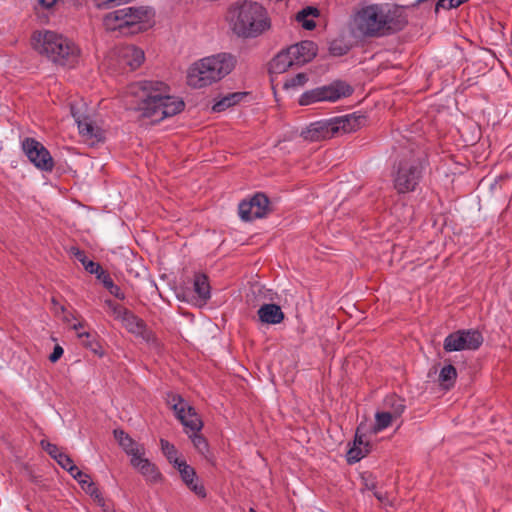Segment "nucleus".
I'll list each match as a JSON object with an SVG mask.
<instances>
[{
	"instance_id": "34",
	"label": "nucleus",
	"mask_w": 512,
	"mask_h": 512,
	"mask_svg": "<svg viewBox=\"0 0 512 512\" xmlns=\"http://www.w3.org/2000/svg\"><path fill=\"white\" fill-rule=\"evenodd\" d=\"M308 75L306 73H298L295 76L287 78L283 84L285 89H298L303 87L308 82Z\"/></svg>"
},
{
	"instance_id": "10",
	"label": "nucleus",
	"mask_w": 512,
	"mask_h": 512,
	"mask_svg": "<svg viewBox=\"0 0 512 512\" xmlns=\"http://www.w3.org/2000/svg\"><path fill=\"white\" fill-rule=\"evenodd\" d=\"M122 10L127 33L143 32L154 25L155 11L150 6H129Z\"/></svg>"
},
{
	"instance_id": "46",
	"label": "nucleus",
	"mask_w": 512,
	"mask_h": 512,
	"mask_svg": "<svg viewBox=\"0 0 512 512\" xmlns=\"http://www.w3.org/2000/svg\"><path fill=\"white\" fill-rule=\"evenodd\" d=\"M39 4L45 9H50L56 4V0H39Z\"/></svg>"
},
{
	"instance_id": "21",
	"label": "nucleus",
	"mask_w": 512,
	"mask_h": 512,
	"mask_svg": "<svg viewBox=\"0 0 512 512\" xmlns=\"http://www.w3.org/2000/svg\"><path fill=\"white\" fill-rule=\"evenodd\" d=\"M364 121V117L356 114H348L340 117L332 118L335 133L342 131L343 133H351L360 128Z\"/></svg>"
},
{
	"instance_id": "31",
	"label": "nucleus",
	"mask_w": 512,
	"mask_h": 512,
	"mask_svg": "<svg viewBox=\"0 0 512 512\" xmlns=\"http://www.w3.org/2000/svg\"><path fill=\"white\" fill-rule=\"evenodd\" d=\"M96 277H97L98 280H100L102 282L103 286L113 296H115L117 299H120V300H124L125 299L124 292H122L120 287L113 282V280L110 277V275L106 271H104L103 268L101 269V272H98Z\"/></svg>"
},
{
	"instance_id": "14",
	"label": "nucleus",
	"mask_w": 512,
	"mask_h": 512,
	"mask_svg": "<svg viewBox=\"0 0 512 512\" xmlns=\"http://www.w3.org/2000/svg\"><path fill=\"white\" fill-rule=\"evenodd\" d=\"M121 323L128 330V332L142 338L146 343L153 346L158 345L157 337L153 331L146 326L142 319L137 317L131 311L126 315Z\"/></svg>"
},
{
	"instance_id": "33",
	"label": "nucleus",
	"mask_w": 512,
	"mask_h": 512,
	"mask_svg": "<svg viewBox=\"0 0 512 512\" xmlns=\"http://www.w3.org/2000/svg\"><path fill=\"white\" fill-rule=\"evenodd\" d=\"M457 377V371L456 368L449 364L444 366L439 374V381L443 386L446 388H449L453 385L455 379Z\"/></svg>"
},
{
	"instance_id": "43",
	"label": "nucleus",
	"mask_w": 512,
	"mask_h": 512,
	"mask_svg": "<svg viewBox=\"0 0 512 512\" xmlns=\"http://www.w3.org/2000/svg\"><path fill=\"white\" fill-rule=\"evenodd\" d=\"M67 471L75 480L81 477H86V473L82 472L74 463L68 467Z\"/></svg>"
},
{
	"instance_id": "5",
	"label": "nucleus",
	"mask_w": 512,
	"mask_h": 512,
	"mask_svg": "<svg viewBox=\"0 0 512 512\" xmlns=\"http://www.w3.org/2000/svg\"><path fill=\"white\" fill-rule=\"evenodd\" d=\"M236 64V57L226 52L203 57L190 65L187 82L198 89L211 86L229 75Z\"/></svg>"
},
{
	"instance_id": "41",
	"label": "nucleus",
	"mask_w": 512,
	"mask_h": 512,
	"mask_svg": "<svg viewBox=\"0 0 512 512\" xmlns=\"http://www.w3.org/2000/svg\"><path fill=\"white\" fill-rule=\"evenodd\" d=\"M55 460L65 470H68V467L74 463L73 460L63 452L61 454H58V458H56Z\"/></svg>"
},
{
	"instance_id": "36",
	"label": "nucleus",
	"mask_w": 512,
	"mask_h": 512,
	"mask_svg": "<svg viewBox=\"0 0 512 512\" xmlns=\"http://www.w3.org/2000/svg\"><path fill=\"white\" fill-rule=\"evenodd\" d=\"M175 468L178 470L181 479L184 483L191 480H196L197 474L193 467L188 465L185 460L180 462Z\"/></svg>"
},
{
	"instance_id": "25",
	"label": "nucleus",
	"mask_w": 512,
	"mask_h": 512,
	"mask_svg": "<svg viewBox=\"0 0 512 512\" xmlns=\"http://www.w3.org/2000/svg\"><path fill=\"white\" fill-rule=\"evenodd\" d=\"M103 26L108 31L127 33L122 8L106 14L103 18Z\"/></svg>"
},
{
	"instance_id": "44",
	"label": "nucleus",
	"mask_w": 512,
	"mask_h": 512,
	"mask_svg": "<svg viewBox=\"0 0 512 512\" xmlns=\"http://www.w3.org/2000/svg\"><path fill=\"white\" fill-rule=\"evenodd\" d=\"M63 353V348L60 345H56L53 349V352L49 356V360L54 363L62 357Z\"/></svg>"
},
{
	"instance_id": "40",
	"label": "nucleus",
	"mask_w": 512,
	"mask_h": 512,
	"mask_svg": "<svg viewBox=\"0 0 512 512\" xmlns=\"http://www.w3.org/2000/svg\"><path fill=\"white\" fill-rule=\"evenodd\" d=\"M42 446L44 448V450L53 458V459H56L58 458V454H61L62 451H60V449L55 445V444H51V443H45L44 441H42Z\"/></svg>"
},
{
	"instance_id": "29",
	"label": "nucleus",
	"mask_w": 512,
	"mask_h": 512,
	"mask_svg": "<svg viewBox=\"0 0 512 512\" xmlns=\"http://www.w3.org/2000/svg\"><path fill=\"white\" fill-rule=\"evenodd\" d=\"M318 16V10L313 7H306L296 14V21L306 30L315 28L314 18Z\"/></svg>"
},
{
	"instance_id": "15",
	"label": "nucleus",
	"mask_w": 512,
	"mask_h": 512,
	"mask_svg": "<svg viewBox=\"0 0 512 512\" xmlns=\"http://www.w3.org/2000/svg\"><path fill=\"white\" fill-rule=\"evenodd\" d=\"M386 404L392 406V411L377 412L375 415L374 431L379 432L391 425L394 418H398L405 410L403 400L395 396L388 397Z\"/></svg>"
},
{
	"instance_id": "48",
	"label": "nucleus",
	"mask_w": 512,
	"mask_h": 512,
	"mask_svg": "<svg viewBox=\"0 0 512 512\" xmlns=\"http://www.w3.org/2000/svg\"><path fill=\"white\" fill-rule=\"evenodd\" d=\"M249 512H257L254 508H250Z\"/></svg>"
},
{
	"instance_id": "12",
	"label": "nucleus",
	"mask_w": 512,
	"mask_h": 512,
	"mask_svg": "<svg viewBox=\"0 0 512 512\" xmlns=\"http://www.w3.org/2000/svg\"><path fill=\"white\" fill-rule=\"evenodd\" d=\"M22 149L27 158L39 170L51 172L54 161L45 146L34 138L27 137L22 141Z\"/></svg>"
},
{
	"instance_id": "3",
	"label": "nucleus",
	"mask_w": 512,
	"mask_h": 512,
	"mask_svg": "<svg viewBox=\"0 0 512 512\" xmlns=\"http://www.w3.org/2000/svg\"><path fill=\"white\" fill-rule=\"evenodd\" d=\"M225 21L230 30L239 38L254 39L271 28L267 9L259 2L238 0L229 5Z\"/></svg>"
},
{
	"instance_id": "35",
	"label": "nucleus",
	"mask_w": 512,
	"mask_h": 512,
	"mask_svg": "<svg viewBox=\"0 0 512 512\" xmlns=\"http://www.w3.org/2000/svg\"><path fill=\"white\" fill-rule=\"evenodd\" d=\"M105 305L108 307L111 315L115 320L122 322L126 315L130 312L128 309L112 300H105Z\"/></svg>"
},
{
	"instance_id": "2",
	"label": "nucleus",
	"mask_w": 512,
	"mask_h": 512,
	"mask_svg": "<svg viewBox=\"0 0 512 512\" xmlns=\"http://www.w3.org/2000/svg\"><path fill=\"white\" fill-rule=\"evenodd\" d=\"M407 24L404 14L388 3H372L359 8L352 18L355 32L365 37H379L402 30Z\"/></svg>"
},
{
	"instance_id": "4",
	"label": "nucleus",
	"mask_w": 512,
	"mask_h": 512,
	"mask_svg": "<svg viewBox=\"0 0 512 512\" xmlns=\"http://www.w3.org/2000/svg\"><path fill=\"white\" fill-rule=\"evenodd\" d=\"M32 46L41 55L53 63L67 67H75L81 56L78 45L68 37L53 31H37L32 36Z\"/></svg>"
},
{
	"instance_id": "30",
	"label": "nucleus",
	"mask_w": 512,
	"mask_h": 512,
	"mask_svg": "<svg viewBox=\"0 0 512 512\" xmlns=\"http://www.w3.org/2000/svg\"><path fill=\"white\" fill-rule=\"evenodd\" d=\"M194 291L202 301H206L211 296V288L208 278L204 274H196L194 277Z\"/></svg>"
},
{
	"instance_id": "8",
	"label": "nucleus",
	"mask_w": 512,
	"mask_h": 512,
	"mask_svg": "<svg viewBox=\"0 0 512 512\" xmlns=\"http://www.w3.org/2000/svg\"><path fill=\"white\" fill-rule=\"evenodd\" d=\"M145 60L144 51L134 45H121L114 48L108 56L107 65L119 73L134 71Z\"/></svg>"
},
{
	"instance_id": "11",
	"label": "nucleus",
	"mask_w": 512,
	"mask_h": 512,
	"mask_svg": "<svg viewBox=\"0 0 512 512\" xmlns=\"http://www.w3.org/2000/svg\"><path fill=\"white\" fill-rule=\"evenodd\" d=\"M483 337L477 330H460L449 334L444 340V350L454 352L478 349Z\"/></svg>"
},
{
	"instance_id": "37",
	"label": "nucleus",
	"mask_w": 512,
	"mask_h": 512,
	"mask_svg": "<svg viewBox=\"0 0 512 512\" xmlns=\"http://www.w3.org/2000/svg\"><path fill=\"white\" fill-rule=\"evenodd\" d=\"M64 312L63 321L67 324L71 325V328L75 330L77 333L80 332V329L85 326V324L81 321H78L76 315L72 312L65 311L64 308H62Z\"/></svg>"
},
{
	"instance_id": "19",
	"label": "nucleus",
	"mask_w": 512,
	"mask_h": 512,
	"mask_svg": "<svg viewBox=\"0 0 512 512\" xmlns=\"http://www.w3.org/2000/svg\"><path fill=\"white\" fill-rule=\"evenodd\" d=\"M131 465L139 471V473L149 483H158L162 479V474L155 464L151 463L144 454H140L136 458L130 460Z\"/></svg>"
},
{
	"instance_id": "39",
	"label": "nucleus",
	"mask_w": 512,
	"mask_h": 512,
	"mask_svg": "<svg viewBox=\"0 0 512 512\" xmlns=\"http://www.w3.org/2000/svg\"><path fill=\"white\" fill-rule=\"evenodd\" d=\"M77 481L82 486V488L86 489V491L91 495L97 493V488L88 474H86V477H81L77 479Z\"/></svg>"
},
{
	"instance_id": "20",
	"label": "nucleus",
	"mask_w": 512,
	"mask_h": 512,
	"mask_svg": "<svg viewBox=\"0 0 512 512\" xmlns=\"http://www.w3.org/2000/svg\"><path fill=\"white\" fill-rule=\"evenodd\" d=\"M114 437L121 446V448L125 451V453L130 456V460L136 458L140 454L145 453L144 446L134 441L127 433H125L121 429L114 430Z\"/></svg>"
},
{
	"instance_id": "26",
	"label": "nucleus",
	"mask_w": 512,
	"mask_h": 512,
	"mask_svg": "<svg viewBox=\"0 0 512 512\" xmlns=\"http://www.w3.org/2000/svg\"><path fill=\"white\" fill-rule=\"evenodd\" d=\"M77 337L81 341V344L87 349L91 350L95 355L99 357L104 356V350L98 340L96 333L80 331L77 333Z\"/></svg>"
},
{
	"instance_id": "24",
	"label": "nucleus",
	"mask_w": 512,
	"mask_h": 512,
	"mask_svg": "<svg viewBox=\"0 0 512 512\" xmlns=\"http://www.w3.org/2000/svg\"><path fill=\"white\" fill-rule=\"evenodd\" d=\"M370 451V446L363 436L356 433L353 446L347 452V461L350 464L356 463L364 458Z\"/></svg>"
},
{
	"instance_id": "17",
	"label": "nucleus",
	"mask_w": 512,
	"mask_h": 512,
	"mask_svg": "<svg viewBox=\"0 0 512 512\" xmlns=\"http://www.w3.org/2000/svg\"><path fill=\"white\" fill-rule=\"evenodd\" d=\"M71 113L77 123L79 133L85 140L99 141L101 139V130L88 117L81 115L73 105Z\"/></svg>"
},
{
	"instance_id": "27",
	"label": "nucleus",
	"mask_w": 512,
	"mask_h": 512,
	"mask_svg": "<svg viewBox=\"0 0 512 512\" xmlns=\"http://www.w3.org/2000/svg\"><path fill=\"white\" fill-rule=\"evenodd\" d=\"M245 97H246V93H243V92L229 93V94L221 97L219 100H217L213 104L212 110L214 112H222V111L226 110L227 108H230V107L236 105Z\"/></svg>"
},
{
	"instance_id": "45",
	"label": "nucleus",
	"mask_w": 512,
	"mask_h": 512,
	"mask_svg": "<svg viewBox=\"0 0 512 512\" xmlns=\"http://www.w3.org/2000/svg\"><path fill=\"white\" fill-rule=\"evenodd\" d=\"M441 8L449 10V9H453L454 7L449 5V0H439L436 3V7H435L436 12H438Z\"/></svg>"
},
{
	"instance_id": "13",
	"label": "nucleus",
	"mask_w": 512,
	"mask_h": 512,
	"mask_svg": "<svg viewBox=\"0 0 512 512\" xmlns=\"http://www.w3.org/2000/svg\"><path fill=\"white\" fill-rule=\"evenodd\" d=\"M269 209V199L263 193H256L250 199L243 200L239 204V216L244 221L264 217Z\"/></svg>"
},
{
	"instance_id": "38",
	"label": "nucleus",
	"mask_w": 512,
	"mask_h": 512,
	"mask_svg": "<svg viewBox=\"0 0 512 512\" xmlns=\"http://www.w3.org/2000/svg\"><path fill=\"white\" fill-rule=\"evenodd\" d=\"M185 484L198 497H206V489L203 486V484L199 481L198 477H196V480L187 481Z\"/></svg>"
},
{
	"instance_id": "28",
	"label": "nucleus",
	"mask_w": 512,
	"mask_h": 512,
	"mask_svg": "<svg viewBox=\"0 0 512 512\" xmlns=\"http://www.w3.org/2000/svg\"><path fill=\"white\" fill-rule=\"evenodd\" d=\"M70 252L74 256V258L83 265L84 269L88 273L97 275L98 272H101V265L88 259L84 251L80 250L77 247H72L70 249Z\"/></svg>"
},
{
	"instance_id": "23",
	"label": "nucleus",
	"mask_w": 512,
	"mask_h": 512,
	"mask_svg": "<svg viewBox=\"0 0 512 512\" xmlns=\"http://www.w3.org/2000/svg\"><path fill=\"white\" fill-rule=\"evenodd\" d=\"M297 66L292 58L289 49L279 52L271 61L269 71L272 74H282L289 68Z\"/></svg>"
},
{
	"instance_id": "22",
	"label": "nucleus",
	"mask_w": 512,
	"mask_h": 512,
	"mask_svg": "<svg viewBox=\"0 0 512 512\" xmlns=\"http://www.w3.org/2000/svg\"><path fill=\"white\" fill-rule=\"evenodd\" d=\"M258 317L265 324H279L284 320V313L277 304H263L257 311Z\"/></svg>"
},
{
	"instance_id": "47",
	"label": "nucleus",
	"mask_w": 512,
	"mask_h": 512,
	"mask_svg": "<svg viewBox=\"0 0 512 512\" xmlns=\"http://www.w3.org/2000/svg\"><path fill=\"white\" fill-rule=\"evenodd\" d=\"M374 495L375 497L379 500V501H383L384 497H383V494L380 493V492H374Z\"/></svg>"
},
{
	"instance_id": "42",
	"label": "nucleus",
	"mask_w": 512,
	"mask_h": 512,
	"mask_svg": "<svg viewBox=\"0 0 512 512\" xmlns=\"http://www.w3.org/2000/svg\"><path fill=\"white\" fill-rule=\"evenodd\" d=\"M95 3L100 9H107L121 5L119 0H95Z\"/></svg>"
},
{
	"instance_id": "9",
	"label": "nucleus",
	"mask_w": 512,
	"mask_h": 512,
	"mask_svg": "<svg viewBox=\"0 0 512 512\" xmlns=\"http://www.w3.org/2000/svg\"><path fill=\"white\" fill-rule=\"evenodd\" d=\"M423 172L420 159L409 158L399 162L394 174V188L398 193L412 192L418 186Z\"/></svg>"
},
{
	"instance_id": "7",
	"label": "nucleus",
	"mask_w": 512,
	"mask_h": 512,
	"mask_svg": "<svg viewBox=\"0 0 512 512\" xmlns=\"http://www.w3.org/2000/svg\"><path fill=\"white\" fill-rule=\"evenodd\" d=\"M353 88L344 81L336 80L328 85H323L304 92L299 98L301 106H307L316 102H336L349 97Z\"/></svg>"
},
{
	"instance_id": "6",
	"label": "nucleus",
	"mask_w": 512,
	"mask_h": 512,
	"mask_svg": "<svg viewBox=\"0 0 512 512\" xmlns=\"http://www.w3.org/2000/svg\"><path fill=\"white\" fill-rule=\"evenodd\" d=\"M166 401L174 411L176 418L184 426L185 432L189 434L198 452L203 455L206 454L208 452V443L203 436L198 434L203 427V422L195 409L179 394L168 393Z\"/></svg>"
},
{
	"instance_id": "1",
	"label": "nucleus",
	"mask_w": 512,
	"mask_h": 512,
	"mask_svg": "<svg viewBox=\"0 0 512 512\" xmlns=\"http://www.w3.org/2000/svg\"><path fill=\"white\" fill-rule=\"evenodd\" d=\"M127 93L135 98L136 110L153 121H161L183 111L184 101L170 94V87L157 80H143L132 83Z\"/></svg>"
},
{
	"instance_id": "32",
	"label": "nucleus",
	"mask_w": 512,
	"mask_h": 512,
	"mask_svg": "<svg viewBox=\"0 0 512 512\" xmlns=\"http://www.w3.org/2000/svg\"><path fill=\"white\" fill-rule=\"evenodd\" d=\"M161 450L163 454L166 456L168 461L173 464V466H177L183 460L178 457V451L175 446L169 443L165 439L160 440Z\"/></svg>"
},
{
	"instance_id": "18",
	"label": "nucleus",
	"mask_w": 512,
	"mask_h": 512,
	"mask_svg": "<svg viewBox=\"0 0 512 512\" xmlns=\"http://www.w3.org/2000/svg\"><path fill=\"white\" fill-rule=\"evenodd\" d=\"M297 66L310 62L317 54V45L312 41H302L288 47Z\"/></svg>"
},
{
	"instance_id": "16",
	"label": "nucleus",
	"mask_w": 512,
	"mask_h": 512,
	"mask_svg": "<svg viewBox=\"0 0 512 512\" xmlns=\"http://www.w3.org/2000/svg\"><path fill=\"white\" fill-rule=\"evenodd\" d=\"M335 134L332 119L313 122L301 132L305 140L312 142L332 138Z\"/></svg>"
}]
</instances>
